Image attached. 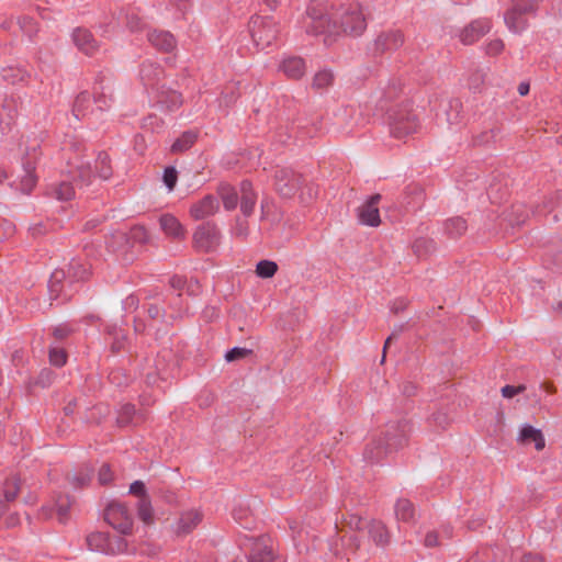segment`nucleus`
<instances>
[{"instance_id":"1","label":"nucleus","mask_w":562,"mask_h":562,"mask_svg":"<svg viewBox=\"0 0 562 562\" xmlns=\"http://www.w3.org/2000/svg\"><path fill=\"white\" fill-rule=\"evenodd\" d=\"M273 188L282 199H292L300 190L301 201L310 202L316 195L312 183H305L302 173L290 167H277L273 172Z\"/></svg>"},{"instance_id":"2","label":"nucleus","mask_w":562,"mask_h":562,"mask_svg":"<svg viewBox=\"0 0 562 562\" xmlns=\"http://www.w3.org/2000/svg\"><path fill=\"white\" fill-rule=\"evenodd\" d=\"M306 33L314 36H324V44L331 45L339 35V27L336 21L326 13L321 1H313L307 7L304 21Z\"/></svg>"},{"instance_id":"3","label":"nucleus","mask_w":562,"mask_h":562,"mask_svg":"<svg viewBox=\"0 0 562 562\" xmlns=\"http://www.w3.org/2000/svg\"><path fill=\"white\" fill-rule=\"evenodd\" d=\"M390 133L394 138H405L415 133L419 126L418 117L409 102L386 109Z\"/></svg>"},{"instance_id":"4","label":"nucleus","mask_w":562,"mask_h":562,"mask_svg":"<svg viewBox=\"0 0 562 562\" xmlns=\"http://www.w3.org/2000/svg\"><path fill=\"white\" fill-rule=\"evenodd\" d=\"M248 26L252 42L260 50L270 47L277 41L280 32L271 16L254 15Z\"/></svg>"},{"instance_id":"5","label":"nucleus","mask_w":562,"mask_h":562,"mask_svg":"<svg viewBox=\"0 0 562 562\" xmlns=\"http://www.w3.org/2000/svg\"><path fill=\"white\" fill-rule=\"evenodd\" d=\"M40 156V146L33 145L31 147H26L21 158L23 175L19 176L20 182L16 189L24 194H30L37 183V176L35 170Z\"/></svg>"},{"instance_id":"6","label":"nucleus","mask_w":562,"mask_h":562,"mask_svg":"<svg viewBox=\"0 0 562 562\" xmlns=\"http://www.w3.org/2000/svg\"><path fill=\"white\" fill-rule=\"evenodd\" d=\"M339 34L360 36L367 29V18L360 3H349L340 16Z\"/></svg>"},{"instance_id":"7","label":"nucleus","mask_w":562,"mask_h":562,"mask_svg":"<svg viewBox=\"0 0 562 562\" xmlns=\"http://www.w3.org/2000/svg\"><path fill=\"white\" fill-rule=\"evenodd\" d=\"M192 243L199 252H213L221 243V232L217 225L210 221L199 225L193 233Z\"/></svg>"},{"instance_id":"8","label":"nucleus","mask_w":562,"mask_h":562,"mask_svg":"<svg viewBox=\"0 0 562 562\" xmlns=\"http://www.w3.org/2000/svg\"><path fill=\"white\" fill-rule=\"evenodd\" d=\"M270 538L266 535L240 538V546L249 548L248 562H274V553L269 546Z\"/></svg>"},{"instance_id":"9","label":"nucleus","mask_w":562,"mask_h":562,"mask_svg":"<svg viewBox=\"0 0 562 562\" xmlns=\"http://www.w3.org/2000/svg\"><path fill=\"white\" fill-rule=\"evenodd\" d=\"M104 520L121 535L132 533L133 517L123 503L111 502L104 510Z\"/></svg>"},{"instance_id":"10","label":"nucleus","mask_w":562,"mask_h":562,"mask_svg":"<svg viewBox=\"0 0 562 562\" xmlns=\"http://www.w3.org/2000/svg\"><path fill=\"white\" fill-rule=\"evenodd\" d=\"M409 432L411 423L406 419H401L386 424L383 436L379 438L382 439L383 445L392 453L407 445Z\"/></svg>"},{"instance_id":"11","label":"nucleus","mask_w":562,"mask_h":562,"mask_svg":"<svg viewBox=\"0 0 562 562\" xmlns=\"http://www.w3.org/2000/svg\"><path fill=\"white\" fill-rule=\"evenodd\" d=\"M76 291L77 289H75V286H68L65 269H56L53 271L48 281V294L52 302H68L74 296Z\"/></svg>"},{"instance_id":"12","label":"nucleus","mask_w":562,"mask_h":562,"mask_svg":"<svg viewBox=\"0 0 562 562\" xmlns=\"http://www.w3.org/2000/svg\"><path fill=\"white\" fill-rule=\"evenodd\" d=\"M404 34L400 30H387L381 32L373 41L371 52L374 57L382 56L385 53H392L403 46Z\"/></svg>"},{"instance_id":"13","label":"nucleus","mask_w":562,"mask_h":562,"mask_svg":"<svg viewBox=\"0 0 562 562\" xmlns=\"http://www.w3.org/2000/svg\"><path fill=\"white\" fill-rule=\"evenodd\" d=\"M128 493L135 497H138L136 507L139 519L146 525H150L154 521V509L145 483L140 480L134 481L130 485Z\"/></svg>"},{"instance_id":"14","label":"nucleus","mask_w":562,"mask_h":562,"mask_svg":"<svg viewBox=\"0 0 562 562\" xmlns=\"http://www.w3.org/2000/svg\"><path fill=\"white\" fill-rule=\"evenodd\" d=\"M156 106L162 112H175L180 109L183 98L180 92L161 85L156 89L155 95Z\"/></svg>"},{"instance_id":"15","label":"nucleus","mask_w":562,"mask_h":562,"mask_svg":"<svg viewBox=\"0 0 562 562\" xmlns=\"http://www.w3.org/2000/svg\"><path fill=\"white\" fill-rule=\"evenodd\" d=\"M165 78L164 68L155 61L145 60L139 66V79L143 86L148 90H156L161 85L160 81Z\"/></svg>"},{"instance_id":"16","label":"nucleus","mask_w":562,"mask_h":562,"mask_svg":"<svg viewBox=\"0 0 562 562\" xmlns=\"http://www.w3.org/2000/svg\"><path fill=\"white\" fill-rule=\"evenodd\" d=\"M381 199V194H372L361 206L358 207V220L361 224L371 227L380 225L381 218L378 204Z\"/></svg>"},{"instance_id":"17","label":"nucleus","mask_w":562,"mask_h":562,"mask_svg":"<svg viewBox=\"0 0 562 562\" xmlns=\"http://www.w3.org/2000/svg\"><path fill=\"white\" fill-rule=\"evenodd\" d=\"M491 29L492 23L488 19L473 20L460 32L459 37L462 44L472 45L487 34Z\"/></svg>"},{"instance_id":"18","label":"nucleus","mask_w":562,"mask_h":562,"mask_svg":"<svg viewBox=\"0 0 562 562\" xmlns=\"http://www.w3.org/2000/svg\"><path fill=\"white\" fill-rule=\"evenodd\" d=\"M218 199L213 194H206L190 206L189 213L193 220L201 221L213 216L218 212Z\"/></svg>"},{"instance_id":"19","label":"nucleus","mask_w":562,"mask_h":562,"mask_svg":"<svg viewBox=\"0 0 562 562\" xmlns=\"http://www.w3.org/2000/svg\"><path fill=\"white\" fill-rule=\"evenodd\" d=\"M154 369L157 371V374L160 375L162 382L172 378L175 371L178 369V361L175 360L173 352L166 349L158 352L154 362Z\"/></svg>"},{"instance_id":"20","label":"nucleus","mask_w":562,"mask_h":562,"mask_svg":"<svg viewBox=\"0 0 562 562\" xmlns=\"http://www.w3.org/2000/svg\"><path fill=\"white\" fill-rule=\"evenodd\" d=\"M72 41L78 49L87 56H93L99 50V43L87 29H75L72 32Z\"/></svg>"},{"instance_id":"21","label":"nucleus","mask_w":562,"mask_h":562,"mask_svg":"<svg viewBox=\"0 0 562 562\" xmlns=\"http://www.w3.org/2000/svg\"><path fill=\"white\" fill-rule=\"evenodd\" d=\"M66 280L68 286H74L78 282H85L91 277V265L82 262L80 259H71L67 265Z\"/></svg>"},{"instance_id":"22","label":"nucleus","mask_w":562,"mask_h":562,"mask_svg":"<svg viewBox=\"0 0 562 562\" xmlns=\"http://www.w3.org/2000/svg\"><path fill=\"white\" fill-rule=\"evenodd\" d=\"M279 70L291 80H300L306 72V64L302 57L289 56L282 59Z\"/></svg>"},{"instance_id":"23","label":"nucleus","mask_w":562,"mask_h":562,"mask_svg":"<svg viewBox=\"0 0 562 562\" xmlns=\"http://www.w3.org/2000/svg\"><path fill=\"white\" fill-rule=\"evenodd\" d=\"M239 193H240V211L244 216L249 217L252 215L256 203H257V193L254 190L251 181L245 179L239 184Z\"/></svg>"},{"instance_id":"24","label":"nucleus","mask_w":562,"mask_h":562,"mask_svg":"<svg viewBox=\"0 0 562 562\" xmlns=\"http://www.w3.org/2000/svg\"><path fill=\"white\" fill-rule=\"evenodd\" d=\"M21 491V480L18 475H11L2 484V496L0 498V517L8 510V504L15 501Z\"/></svg>"},{"instance_id":"25","label":"nucleus","mask_w":562,"mask_h":562,"mask_svg":"<svg viewBox=\"0 0 562 562\" xmlns=\"http://www.w3.org/2000/svg\"><path fill=\"white\" fill-rule=\"evenodd\" d=\"M148 42L162 53H170L177 46L175 36L168 31L154 30L147 34Z\"/></svg>"},{"instance_id":"26","label":"nucleus","mask_w":562,"mask_h":562,"mask_svg":"<svg viewBox=\"0 0 562 562\" xmlns=\"http://www.w3.org/2000/svg\"><path fill=\"white\" fill-rule=\"evenodd\" d=\"M99 89H94L93 101L100 111L109 110L113 102V89L111 85H103V79L98 80Z\"/></svg>"},{"instance_id":"27","label":"nucleus","mask_w":562,"mask_h":562,"mask_svg":"<svg viewBox=\"0 0 562 562\" xmlns=\"http://www.w3.org/2000/svg\"><path fill=\"white\" fill-rule=\"evenodd\" d=\"M94 469L90 464H82L77 471L66 474V480L75 487L82 488L90 484Z\"/></svg>"},{"instance_id":"28","label":"nucleus","mask_w":562,"mask_h":562,"mask_svg":"<svg viewBox=\"0 0 562 562\" xmlns=\"http://www.w3.org/2000/svg\"><path fill=\"white\" fill-rule=\"evenodd\" d=\"M529 14L508 9L504 14V22L513 33H521L528 26Z\"/></svg>"},{"instance_id":"29","label":"nucleus","mask_w":562,"mask_h":562,"mask_svg":"<svg viewBox=\"0 0 562 562\" xmlns=\"http://www.w3.org/2000/svg\"><path fill=\"white\" fill-rule=\"evenodd\" d=\"M389 453L391 452L386 446L383 445L382 439L376 438L366 446L363 451V459L370 463H378Z\"/></svg>"},{"instance_id":"30","label":"nucleus","mask_w":562,"mask_h":562,"mask_svg":"<svg viewBox=\"0 0 562 562\" xmlns=\"http://www.w3.org/2000/svg\"><path fill=\"white\" fill-rule=\"evenodd\" d=\"M519 440L524 443H535L537 450H542L546 446L544 437L540 429L532 427L531 425H525L520 429Z\"/></svg>"},{"instance_id":"31","label":"nucleus","mask_w":562,"mask_h":562,"mask_svg":"<svg viewBox=\"0 0 562 562\" xmlns=\"http://www.w3.org/2000/svg\"><path fill=\"white\" fill-rule=\"evenodd\" d=\"M217 193L226 211H233L237 207L240 196L233 186L221 183L217 188Z\"/></svg>"},{"instance_id":"32","label":"nucleus","mask_w":562,"mask_h":562,"mask_svg":"<svg viewBox=\"0 0 562 562\" xmlns=\"http://www.w3.org/2000/svg\"><path fill=\"white\" fill-rule=\"evenodd\" d=\"M161 229L173 238H183L184 229L180 222L171 214H164L159 218Z\"/></svg>"},{"instance_id":"33","label":"nucleus","mask_w":562,"mask_h":562,"mask_svg":"<svg viewBox=\"0 0 562 562\" xmlns=\"http://www.w3.org/2000/svg\"><path fill=\"white\" fill-rule=\"evenodd\" d=\"M87 544L92 551L114 552L111 537L103 532H93L87 537Z\"/></svg>"},{"instance_id":"34","label":"nucleus","mask_w":562,"mask_h":562,"mask_svg":"<svg viewBox=\"0 0 562 562\" xmlns=\"http://www.w3.org/2000/svg\"><path fill=\"white\" fill-rule=\"evenodd\" d=\"M370 538L376 546L384 547L389 543V532L385 525L380 520H371L368 526Z\"/></svg>"},{"instance_id":"35","label":"nucleus","mask_w":562,"mask_h":562,"mask_svg":"<svg viewBox=\"0 0 562 562\" xmlns=\"http://www.w3.org/2000/svg\"><path fill=\"white\" fill-rule=\"evenodd\" d=\"M48 194L59 201H69L75 196L74 182L61 181L48 188Z\"/></svg>"},{"instance_id":"36","label":"nucleus","mask_w":562,"mask_h":562,"mask_svg":"<svg viewBox=\"0 0 562 562\" xmlns=\"http://www.w3.org/2000/svg\"><path fill=\"white\" fill-rule=\"evenodd\" d=\"M91 108V95L88 91H81L75 99L72 104V115L77 120H81L88 115Z\"/></svg>"},{"instance_id":"37","label":"nucleus","mask_w":562,"mask_h":562,"mask_svg":"<svg viewBox=\"0 0 562 562\" xmlns=\"http://www.w3.org/2000/svg\"><path fill=\"white\" fill-rule=\"evenodd\" d=\"M414 255L419 259H426L436 251V243L431 238H416L412 245Z\"/></svg>"},{"instance_id":"38","label":"nucleus","mask_w":562,"mask_h":562,"mask_svg":"<svg viewBox=\"0 0 562 562\" xmlns=\"http://www.w3.org/2000/svg\"><path fill=\"white\" fill-rule=\"evenodd\" d=\"M106 334L112 338L110 349L112 353H119L124 350L127 336L125 331L115 325L106 326Z\"/></svg>"},{"instance_id":"39","label":"nucleus","mask_w":562,"mask_h":562,"mask_svg":"<svg viewBox=\"0 0 562 562\" xmlns=\"http://www.w3.org/2000/svg\"><path fill=\"white\" fill-rule=\"evenodd\" d=\"M468 229L467 221L461 216H456L445 222V233L450 238L461 237Z\"/></svg>"},{"instance_id":"40","label":"nucleus","mask_w":562,"mask_h":562,"mask_svg":"<svg viewBox=\"0 0 562 562\" xmlns=\"http://www.w3.org/2000/svg\"><path fill=\"white\" fill-rule=\"evenodd\" d=\"M198 139V134L193 131L183 132L171 145L172 154H180L190 149Z\"/></svg>"},{"instance_id":"41","label":"nucleus","mask_w":562,"mask_h":562,"mask_svg":"<svg viewBox=\"0 0 562 562\" xmlns=\"http://www.w3.org/2000/svg\"><path fill=\"white\" fill-rule=\"evenodd\" d=\"M202 520V514L198 510H189L181 515L179 519V531L189 533L192 531Z\"/></svg>"},{"instance_id":"42","label":"nucleus","mask_w":562,"mask_h":562,"mask_svg":"<svg viewBox=\"0 0 562 562\" xmlns=\"http://www.w3.org/2000/svg\"><path fill=\"white\" fill-rule=\"evenodd\" d=\"M138 417L136 416V408L133 404H124L121 406L116 417V424L119 427H127L136 425Z\"/></svg>"},{"instance_id":"43","label":"nucleus","mask_w":562,"mask_h":562,"mask_svg":"<svg viewBox=\"0 0 562 562\" xmlns=\"http://www.w3.org/2000/svg\"><path fill=\"white\" fill-rule=\"evenodd\" d=\"M1 77L5 82L16 85L26 81L30 75L21 67L9 66L2 69Z\"/></svg>"},{"instance_id":"44","label":"nucleus","mask_w":562,"mask_h":562,"mask_svg":"<svg viewBox=\"0 0 562 562\" xmlns=\"http://www.w3.org/2000/svg\"><path fill=\"white\" fill-rule=\"evenodd\" d=\"M462 102L460 99H450L445 106L446 121L448 124H458L462 117Z\"/></svg>"},{"instance_id":"45","label":"nucleus","mask_w":562,"mask_h":562,"mask_svg":"<svg viewBox=\"0 0 562 562\" xmlns=\"http://www.w3.org/2000/svg\"><path fill=\"white\" fill-rule=\"evenodd\" d=\"M95 171L99 178L103 180H108L113 175V169L111 166V159L108 153L100 151L95 159Z\"/></svg>"},{"instance_id":"46","label":"nucleus","mask_w":562,"mask_h":562,"mask_svg":"<svg viewBox=\"0 0 562 562\" xmlns=\"http://www.w3.org/2000/svg\"><path fill=\"white\" fill-rule=\"evenodd\" d=\"M16 116L18 100L13 97L4 98L0 112L1 122L7 121V124L10 125Z\"/></svg>"},{"instance_id":"47","label":"nucleus","mask_w":562,"mask_h":562,"mask_svg":"<svg viewBox=\"0 0 562 562\" xmlns=\"http://www.w3.org/2000/svg\"><path fill=\"white\" fill-rule=\"evenodd\" d=\"M395 515L398 520L412 521L415 516L414 505L406 498L398 499L395 505Z\"/></svg>"},{"instance_id":"48","label":"nucleus","mask_w":562,"mask_h":562,"mask_svg":"<svg viewBox=\"0 0 562 562\" xmlns=\"http://www.w3.org/2000/svg\"><path fill=\"white\" fill-rule=\"evenodd\" d=\"M93 175L89 164H81L76 167V176L74 177V183L78 188L90 186Z\"/></svg>"},{"instance_id":"49","label":"nucleus","mask_w":562,"mask_h":562,"mask_svg":"<svg viewBox=\"0 0 562 562\" xmlns=\"http://www.w3.org/2000/svg\"><path fill=\"white\" fill-rule=\"evenodd\" d=\"M72 499L69 495H59L56 499V510L59 522L66 524Z\"/></svg>"},{"instance_id":"50","label":"nucleus","mask_w":562,"mask_h":562,"mask_svg":"<svg viewBox=\"0 0 562 562\" xmlns=\"http://www.w3.org/2000/svg\"><path fill=\"white\" fill-rule=\"evenodd\" d=\"M278 271V265L271 260H260L256 266V274L262 279L272 278Z\"/></svg>"},{"instance_id":"51","label":"nucleus","mask_w":562,"mask_h":562,"mask_svg":"<svg viewBox=\"0 0 562 562\" xmlns=\"http://www.w3.org/2000/svg\"><path fill=\"white\" fill-rule=\"evenodd\" d=\"M334 75L329 70H321L315 74L312 82L314 89H325L333 85Z\"/></svg>"},{"instance_id":"52","label":"nucleus","mask_w":562,"mask_h":562,"mask_svg":"<svg viewBox=\"0 0 562 562\" xmlns=\"http://www.w3.org/2000/svg\"><path fill=\"white\" fill-rule=\"evenodd\" d=\"M108 378L110 383L117 387L127 386L130 383V376L121 368L111 370Z\"/></svg>"},{"instance_id":"53","label":"nucleus","mask_w":562,"mask_h":562,"mask_svg":"<svg viewBox=\"0 0 562 562\" xmlns=\"http://www.w3.org/2000/svg\"><path fill=\"white\" fill-rule=\"evenodd\" d=\"M537 7L538 0H512V7L509 9L531 15L536 12Z\"/></svg>"},{"instance_id":"54","label":"nucleus","mask_w":562,"mask_h":562,"mask_svg":"<svg viewBox=\"0 0 562 562\" xmlns=\"http://www.w3.org/2000/svg\"><path fill=\"white\" fill-rule=\"evenodd\" d=\"M18 24L20 26V30L26 34L30 38L36 34L38 27L36 21L27 15L20 16L18 19Z\"/></svg>"},{"instance_id":"55","label":"nucleus","mask_w":562,"mask_h":562,"mask_svg":"<svg viewBox=\"0 0 562 562\" xmlns=\"http://www.w3.org/2000/svg\"><path fill=\"white\" fill-rule=\"evenodd\" d=\"M252 355V350L244 347H234L226 351L225 360L227 362L237 361L240 359H245Z\"/></svg>"},{"instance_id":"56","label":"nucleus","mask_w":562,"mask_h":562,"mask_svg":"<svg viewBox=\"0 0 562 562\" xmlns=\"http://www.w3.org/2000/svg\"><path fill=\"white\" fill-rule=\"evenodd\" d=\"M49 361L55 367H63L67 362V352L63 348L54 347L49 349Z\"/></svg>"},{"instance_id":"57","label":"nucleus","mask_w":562,"mask_h":562,"mask_svg":"<svg viewBox=\"0 0 562 562\" xmlns=\"http://www.w3.org/2000/svg\"><path fill=\"white\" fill-rule=\"evenodd\" d=\"M162 181L169 191H172L178 181V171L175 167H166L162 175Z\"/></svg>"},{"instance_id":"58","label":"nucleus","mask_w":562,"mask_h":562,"mask_svg":"<svg viewBox=\"0 0 562 562\" xmlns=\"http://www.w3.org/2000/svg\"><path fill=\"white\" fill-rule=\"evenodd\" d=\"M164 125V121L156 114H149L143 119L142 127L146 131L157 132Z\"/></svg>"},{"instance_id":"59","label":"nucleus","mask_w":562,"mask_h":562,"mask_svg":"<svg viewBox=\"0 0 562 562\" xmlns=\"http://www.w3.org/2000/svg\"><path fill=\"white\" fill-rule=\"evenodd\" d=\"M498 133V128H490L488 131H484L473 137L474 145H486L494 140L496 134Z\"/></svg>"},{"instance_id":"60","label":"nucleus","mask_w":562,"mask_h":562,"mask_svg":"<svg viewBox=\"0 0 562 562\" xmlns=\"http://www.w3.org/2000/svg\"><path fill=\"white\" fill-rule=\"evenodd\" d=\"M113 480V472L109 463H103L98 472V481L101 485H108Z\"/></svg>"},{"instance_id":"61","label":"nucleus","mask_w":562,"mask_h":562,"mask_svg":"<svg viewBox=\"0 0 562 562\" xmlns=\"http://www.w3.org/2000/svg\"><path fill=\"white\" fill-rule=\"evenodd\" d=\"M54 378H55V373L50 369H43L40 372L35 384L40 385L42 387H47L52 384Z\"/></svg>"},{"instance_id":"62","label":"nucleus","mask_w":562,"mask_h":562,"mask_svg":"<svg viewBox=\"0 0 562 562\" xmlns=\"http://www.w3.org/2000/svg\"><path fill=\"white\" fill-rule=\"evenodd\" d=\"M15 227L12 222L0 218V241H3L14 234Z\"/></svg>"},{"instance_id":"63","label":"nucleus","mask_w":562,"mask_h":562,"mask_svg":"<svg viewBox=\"0 0 562 562\" xmlns=\"http://www.w3.org/2000/svg\"><path fill=\"white\" fill-rule=\"evenodd\" d=\"M126 25L132 32L140 31L144 26L143 20L135 13L126 14Z\"/></svg>"},{"instance_id":"64","label":"nucleus","mask_w":562,"mask_h":562,"mask_svg":"<svg viewBox=\"0 0 562 562\" xmlns=\"http://www.w3.org/2000/svg\"><path fill=\"white\" fill-rule=\"evenodd\" d=\"M146 313L150 319H164L166 316V310L157 304H148L146 306Z\"/></svg>"}]
</instances>
